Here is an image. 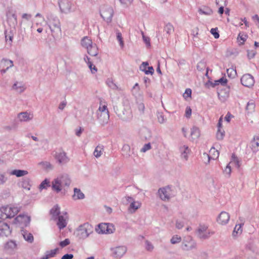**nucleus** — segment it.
<instances>
[{"label": "nucleus", "mask_w": 259, "mask_h": 259, "mask_svg": "<svg viewBox=\"0 0 259 259\" xmlns=\"http://www.w3.org/2000/svg\"><path fill=\"white\" fill-rule=\"evenodd\" d=\"M97 113L98 118L102 124L104 125L108 122L109 114L106 102L100 100L99 107Z\"/></svg>", "instance_id": "1"}, {"label": "nucleus", "mask_w": 259, "mask_h": 259, "mask_svg": "<svg viewBox=\"0 0 259 259\" xmlns=\"http://www.w3.org/2000/svg\"><path fill=\"white\" fill-rule=\"evenodd\" d=\"M20 211V208L15 205H7L0 208V218H12Z\"/></svg>", "instance_id": "2"}, {"label": "nucleus", "mask_w": 259, "mask_h": 259, "mask_svg": "<svg viewBox=\"0 0 259 259\" xmlns=\"http://www.w3.org/2000/svg\"><path fill=\"white\" fill-rule=\"evenodd\" d=\"M93 232V226L88 223H86L79 226L77 229V235L80 238H85Z\"/></svg>", "instance_id": "3"}, {"label": "nucleus", "mask_w": 259, "mask_h": 259, "mask_svg": "<svg viewBox=\"0 0 259 259\" xmlns=\"http://www.w3.org/2000/svg\"><path fill=\"white\" fill-rule=\"evenodd\" d=\"M99 234H111L115 231L114 226L109 223H101L95 229Z\"/></svg>", "instance_id": "4"}, {"label": "nucleus", "mask_w": 259, "mask_h": 259, "mask_svg": "<svg viewBox=\"0 0 259 259\" xmlns=\"http://www.w3.org/2000/svg\"><path fill=\"white\" fill-rule=\"evenodd\" d=\"M113 13V9L107 6L103 7L100 12L101 17L108 23L111 22Z\"/></svg>", "instance_id": "5"}, {"label": "nucleus", "mask_w": 259, "mask_h": 259, "mask_svg": "<svg viewBox=\"0 0 259 259\" xmlns=\"http://www.w3.org/2000/svg\"><path fill=\"white\" fill-rule=\"evenodd\" d=\"M241 81L243 85L250 88L253 85L254 80L253 77L249 74H246L242 76Z\"/></svg>", "instance_id": "6"}, {"label": "nucleus", "mask_w": 259, "mask_h": 259, "mask_svg": "<svg viewBox=\"0 0 259 259\" xmlns=\"http://www.w3.org/2000/svg\"><path fill=\"white\" fill-rule=\"evenodd\" d=\"M197 233L199 237L203 239L208 237L210 234H212L205 225H200L197 230Z\"/></svg>", "instance_id": "7"}, {"label": "nucleus", "mask_w": 259, "mask_h": 259, "mask_svg": "<svg viewBox=\"0 0 259 259\" xmlns=\"http://www.w3.org/2000/svg\"><path fill=\"white\" fill-rule=\"evenodd\" d=\"M13 62L10 60L3 59L0 62V71L2 73H5L9 69L13 66Z\"/></svg>", "instance_id": "8"}, {"label": "nucleus", "mask_w": 259, "mask_h": 259, "mask_svg": "<svg viewBox=\"0 0 259 259\" xmlns=\"http://www.w3.org/2000/svg\"><path fill=\"white\" fill-rule=\"evenodd\" d=\"M68 218V217L66 212H63L62 214L59 215L57 224L60 230L64 228L67 226Z\"/></svg>", "instance_id": "9"}, {"label": "nucleus", "mask_w": 259, "mask_h": 259, "mask_svg": "<svg viewBox=\"0 0 259 259\" xmlns=\"http://www.w3.org/2000/svg\"><path fill=\"white\" fill-rule=\"evenodd\" d=\"M126 199L128 202L130 203L128 210L131 212H134L141 206V202L134 200L133 198L132 197H126Z\"/></svg>", "instance_id": "10"}, {"label": "nucleus", "mask_w": 259, "mask_h": 259, "mask_svg": "<svg viewBox=\"0 0 259 259\" xmlns=\"http://www.w3.org/2000/svg\"><path fill=\"white\" fill-rule=\"evenodd\" d=\"M158 193L160 198L163 200H168L171 194V189L169 187L160 188L158 190Z\"/></svg>", "instance_id": "11"}, {"label": "nucleus", "mask_w": 259, "mask_h": 259, "mask_svg": "<svg viewBox=\"0 0 259 259\" xmlns=\"http://www.w3.org/2000/svg\"><path fill=\"white\" fill-rule=\"evenodd\" d=\"M11 233L9 226L4 221H0V236H7Z\"/></svg>", "instance_id": "12"}, {"label": "nucleus", "mask_w": 259, "mask_h": 259, "mask_svg": "<svg viewBox=\"0 0 259 259\" xmlns=\"http://www.w3.org/2000/svg\"><path fill=\"white\" fill-rule=\"evenodd\" d=\"M230 218L229 213L226 211H222L218 216L217 222L220 225H226L229 222Z\"/></svg>", "instance_id": "13"}, {"label": "nucleus", "mask_w": 259, "mask_h": 259, "mask_svg": "<svg viewBox=\"0 0 259 259\" xmlns=\"http://www.w3.org/2000/svg\"><path fill=\"white\" fill-rule=\"evenodd\" d=\"M59 7L62 12L66 13L70 11L71 3L68 0H61Z\"/></svg>", "instance_id": "14"}, {"label": "nucleus", "mask_w": 259, "mask_h": 259, "mask_svg": "<svg viewBox=\"0 0 259 259\" xmlns=\"http://www.w3.org/2000/svg\"><path fill=\"white\" fill-rule=\"evenodd\" d=\"M55 157L59 163H65L69 161V158L67 156L66 153L64 151H60L56 152Z\"/></svg>", "instance_id": "15"}, {"label": "nucleus", "mask_w": 259, "mask_h": 259, "mask_svg": "<svg viewBox=\"0 0 259 259\" xmlns=\"http://www.w3.org/2000/svg\"><path fill=\"white\" fill-rule=\"evenodd\" d=\"M233 24L236 27H240L242 28L243 27L242 26L243 25V23L245 25V28H247L249 27V23L247 21L246 18H235L233 21Z\"/></svg>", "instance_id": "16"}, {"label": "nucleus", "mask_w": 259, "mask_h": 259, "mask_svg": "<svg viewBox=\"0 0 259 259\" xmlns=\"http://www.w3.org/2000/svg\"><path fill=\"white\" fill-rule=\"evenodd\" d=\"M223 116H221L218 123V131L216 136L218 140H222L225 136V131L222 128Z\"/></svg>", "instance_id": "17"}, {"label": "nucleus", "mask_w": 259, "mask_h": 259, "mask_svg": "<svg viewBox=\"0 0 259 259\" xmlns=\"http://www.w3.org/2000/svg\"><path fill=\"white\" fill-rule=\"evenodd\" d=\"M255 103L253 100H249L245 107V112L248 115L253 114L255 111Z\"/></svg>", "instance_id": "18"}, {"label": "nucleus", "mask_w": 259, "mask_h": 259, "mask_svg": "<svg viewBox=\"0 0 259 259\" xmlns=\"http://www.w3.org/2000/svg\"><path fill=\"white\" fill-rule=\"evenodd\" d=\"M62 182H61V179H60V177H58L55 179L52 182L53 189L57 192H60L62 190V188L64 187Z\"/></svg>", "instance_id": "19"}, {"label": "nucleus", "mask_w": 259, "mask_h": 259, "mask_svg": "<svg viewBox=\"0 0 259 259\" xmlns=\"http://www.w3.org/2000/svg\"><path fill=\"white\" fill-rule=\"evenodd\" d=\"M251 148L254 152L259 151V136H254L250 142Z\"/></svg>", "instance_id": "20"}, {"label": "nucleus", "mask_w": 259, "mask_h": 259, "mask_svg": "<svg viewBox=\"0 0 259 259\" xmlns=\"http://www.w3.org/2000/svg\"><path fill=\"white\" fill-rule=\"evenodd\" d=\"M200 135V132L199 128L193 126L191 128L190 137L192 140L197 139Z\"/></svg>", "instance_id": "21"}, {"label": "nucleus", "mask_w": 259, "mask_h": 259, "mask_svg": "<svg viewBox=\"0 0 259 259\" xmlns=\"http://www.w3.org/2000/svg\"><path fill=\"white\" fill-rule=\"evenodd\" d=\"M33 117V115L28 113L27 112H22L18 115V118L21 121H27L31 119Z\"/></svg>", "instance_id": "22"}, {"label": "nucleus", "mask_w": 259, "mask_h": 259, "mask_svg": "<svg viewBox=\"0 0 259 259\" xmlns=\"http://www.w3.org/2000/svg\"><path fill=\"white\" fill-rule=\"evenodd\" d=\"M58 251V248H55L49 251H46L45 254L42 256L40 259H49L51 257H54Z\"/></svg>", "instance_id": "23"}, {"label": "nucleus", "mask_w": 259, "mask_h": 259, "mask_svg": "<svg viewBox=\"0 0 259 259\" xmlns=\"http://www.w3.org/2000/svg\"><path fill=\"white\" fill-rule=\"evenodd\" d=\"M126 251L125 248L123 246L117 247L114 249V255L117 257H120L122 256Z\"/></svg>", "instance_id": "24"}, {"label": "nucleus", "mask_w": 259, "mask_h": 259, "mask_svg": "<svg viewBox=\"0 0 259 259\" xmlns=\"http://www.w3.org/2000/svg\"><path fill=\"white\" fill-rule=\"evenodd\" d=\"M87 51L89 54L92 56H96L98 54V48L95 44L88 47Z\"/></svg>", "instance_id": "25"}, {"label": "nucleus", "mask_w": 259, "mask_h": 259, "mask_svg": "<svg viewBox=\"0 0 259 259\" xmlns=\"http://www.w3.org/2000/svg\"><path fill=\"white\" fill-rule=\"evenodd\" d=\"M50 213L52 217L56 219L60 214V208L58 205L54 206L50 210Z\"/></svg>", "instance_id": "26"}, {"label": "nucleus", "mask_w": 259, "mask_h": 259, "mask_svg": "<svg viewBox=\"0 0 259 259\" xmlns=\"http://www.w3.org/2000/svg\"><path fill=\"white\" fill-rule=\"evenodd\" d=\"M84 197V194L80 191V189L77 188L74 189V195L73 198L74 200L83 199Z\"/></svg>", "instance_id": "27"}, {"label": "nucleus", "mask_w": 259, "mask_h": 259, "mask_svg": "<svg viewBox=\"0 0 259 259\" xmlns=\"http://www.w3.org/2000/svg\"><path fill=\"white\" fill-rule=\"evenodd\" d=\"M28 171L25 170L15 169L10 172L11 175H14L17 177H20L28 174Z\"/></svg>", "instance_id": "28"}, {"label": "nucleus", "mask_w": 259, "mask_h": 259, "mask_svg": "<svg viewBox=\"0 0 259 259\" xmlns=\"http://www.w3.org/2000/svg\"><path fill=\"white\" fill-rule=\"evenodd\" d=\"M12 88L13 90L19 93L23 92L25 89L24 84L20 82H16L15 83Z\"/></svg>", "instance_id": "29"}, {"label": "nucleus", "mask_w": 259, "mask_h": 259, "mask_svg": "<svg viewBox=\"0 0 259 259\" xmlns=\"http://www.w3.org/2000/svg\"><path fill=\"white\" fill-rule=\"evenodd\" d=\"M229 164L231 165V166H235L237 168H239L240 166V161L234 154L232 155V159L231 161L229 162Z\"/></svg>", "instance_id": "30"}, {"label": "nucleus", "mask_w": 259, "mask_h": 259, "mask_svg": "<svg viewBox=\"0 0 259 259\" xmlns=\"http://www.w3.org/2000/svg\"><path fill=\"white\" fill-rule=\"evenodd\" d=\"M104 152V147L102 145L97 146L94 152V155L96 158L100 157Z\"/></svg>", "instance_id": "31"}, {"label": "nucleus", "mask_w": 259, "mask_h": 259, "mask_svg": "<svg viewBox=\"0 0 259 259\" xmlns=\"http://www.w3.org/2000/svg\"><path fill=\"white\" fill-rule=\"evenodd\" d=\"M219 156V151L216 150L214 148L212 147L209 152L208 158L209 159L211 158L215 159L218 158Z\"/></svg>", "instance_id": "32"}, {"label": "nucleus", "mask_w": 259, "mask_h": 259, "mask_svg": "<svg viewBox=\"0 0 259 259\" xmlns=\"http://www.w3.org/2000/svg\"><path fill=\"white\" fill-rule=\"evenodd\" d=\"M93 45L92 41L88 37H83L81 40V45L87 49Z\"/></svg>", "instance_id": "33"}, {"label": "nucleus", "mask_w": 259, "mask_h": 259, "mask_svg": "<svg viewBox=\"0 0 259 259\" xmlns=\"http://www.w3.org/2000/svg\"><path fill=\"white\" fill-rule=\"evenodd\" d=\"M247 38V34L244 33H239L237 37V41L240 45H243L246 40Z\"/></svg>", "instance_id": "34"}, {"label": "nucleus", "mask_w": 259, "mask_h": 259, "mask_svg": "<svg viewBox=\"0 0 259 259\" xmlns=\"http://www.w3.org/2000/svg\"><path fill=\"white\" fill-rule=\"evenodd\" d=\"M85 61L88 63L89 67L91 70L92 72L95 73L97 72V69L95 66H94L92 63L90 61V58L88 57H86V58H84Z\"/></svg>", "instance_id": "35"}, {"label": "nucleus", "mask_w": 259, "mask_h": 259, "mask_svg": "<svg viewBox=\"0 0 259 259\" xmlns=\"http://www.w3.org/2000/svg\"><path fill=\"white\" fill-rule=\"evenodd\" d=\"M60 178L61 179V182H62V183L64 187L69 186L71 181L67 176H62Z\"/></svg>", "instance_id": "36"}, {"label": "nucleus", "mask_w": 259, "mask_h": 259, "mask_svg": "<svg viewBox=\"0 0 259 259\" xmlns=\"http://www.w3.org/2000/svg\"><path fill=\"white\" fill-rule=\"evenodd\" d=\"M227 73L229 77L234 78L237 75L236 71L233 68H230L227 69Z\"/></svg>", "instance_id": "37"}, {"label": "nucleus", "mask_w": 259, "mask_h": 259, "mask_svg": "<svg viewBox=\"0 0 259 259\" xmlns=\"http://www.w3.org/2000/svg\"><path fill=\"white\" fill-rule=\"evenodd\" d=\"M165 31L168 34H171L174 31V28L172 24H167L164 27Z\"/></svg>", "instance_id": "38"}, {"label": "nucleus", "mask_w": 259, "mask_h": 259, "mask_svg": "<svg viewBox=\"0 0 259 259\" xmlns=\"http://www.w3.org/2000/svg\"><path fill=\"white\" fill-rule=\"evenodd\" d=\"M189 149L188 147L184 146L182 148V156L186 159H187V154L189 153Z\"/></svg>", "instance_id": "39"}, {"label": "nucleus", "mask_w": 259, "mask_h": 259, "mask_svg": "<svg viewBox=\"0 0 259 259\" xmlns=\"http://www.w3.org/2000/svg\"><path fill=\"white\" fill-rule=\"evenodd\" d=\"M242 225H236L234 229L233 235H235V233H236V234H241L242 233Z\"/></svg>", "instance_id": "40"}, {"label": "nucleus", "mask_w": 259, "mask_h": 259, "mask_svg": "<svg viewBox=\"0 0 259 259\" xmlns=\"http://www.w3.org/2000/svg\"><path fill=\"white\" fill-rule=\"evenodd\" d=\"M5 38L7 41H9L11 44L13 41V35L11 32L5 33Z\"/></svg>", "instance_id": "41"}, {"label": "nucleus", "mask_w": 259, "mask_h": 259, "mask_svg": "<svg viewBox=\"0 0 259 259\" xmlns=\"http://www.w3.org/2000/svg\"><path fill=\"white\" fill-rule=\"evenodd\" d=\"M181 241V237L177 235H174L172 236L171 239H170V242L172 244H176L180 242Z\"/></svg>", "instance_id": "42"}, {"label": "nucleus", "mask_w": 259, "mask_h": 259, "mask_svg": "<svg viewBox=\"0 0 259 259\" xmlns=\"http://www.w3.org/2000/svg\"><path fill=\"white\" fill-rule=\"evenodd\" d=\"M49 183L50 182L49 181H48L46 179L45 180L41 182V183L39 185V189L42 190L44 189L47 188L48 187L50 186Z\"/></svg>", "instance_id": "43"}, {"label": "nucleus", "mask_w": 259, "mask_h": 259, "mask_svg": "<svg viewBox=\"0 0 259 259\" xmlns=\"http://www.w3.org/2000/svg\"><path fill=\"white\" fill-rule=\"evenodd\" d=\"M24 239L30 242H32L33 240V236L30 233H26L23 235Z\"/></svg>", "instance_id": "44"}, {"label": "nucleus", "mask_w": 259, "mask_h": 259, "mask_svg": "<svg viewBox=\"0 0 259 259\" xmlns=\"http://www.w3.org/2000/svg\"><path fill=\"white\" fill-rule=\"evenodd\" d=\"M117 39L119 42L121 47L123 48L124 47V42L122 37L121 33L120 32H117Z\"/></svg>", "instance_id": "45"}, {"label": "nucleus", "mask_w": 259, "mask_h": 259, "mask_svg": "<svg viewBox=\"0 0 259 259\" xmlns=\"http://www.w3.org/2000/svg\"><path fill=\"white\" fill-rule=\"evenodd\" d=\"M22 186L25 190H30V185L27 180H24L22 182Z\"/></svg>", "instance_id": "46"}, {"label": "nucleus", "mask_w": 259, "mask_h": 259, "mask_svg": "<svg viewBox=\"0 0 259 259\" xmlns=\"http://www.w3.org/2000/svg\"><path fill=\"white\" fill-rule=\"evenodd\" d=\"M192 114V109L189 106H187L185 110V116L186 118H190Z\"/></svg>", "instance_id": "47"}, {"label": "nucleus", "mask_w": 259, "mask_h": 259, "mask_svg": "<svg viewBox=\"0 0 259 259\" xmlns=\"http://www.w3.org/2000/svg\"><path fill=\"white\" fill-rule=\"evenodd\" d=\"M210 32L213 35L215 38H218L219 37L220 35L218 32V28H212L210 30Z\"/></svg>", "instance_id": "48"}, {"label": "nucleus", "mask_w": 259, "mask_h": 259, "mask_svg": "<svg viewBox=\"0 0 259 259\" xmlns=\"http://www.w3.org/2000/svg\"><path fill=\"white\" fill-rule=\"evenodd\" d=\"M70 240L69 239H65L64 240L61 241L59 243V245L62 247H65L70 244Z\"/></svg>", "instance_id": "49"}, {"label": "nucleus", "mask_w": 259, "mask_h": 259, "mask_svg": "<svg viewBox=\"0 0 259 259\" xmlns=\"http://www.w3.org/2000/svg\"><path fill=\"white\" fill-rule=\"evenodd\" d=\"M191 90L190 89H187L183 94L184 98L186 99L188 98H190L191 96Z\"/></svg>", "instance_id": "50"}, {"label": "nucleus", "mask_w": 259, "mask_h": 259, "mask_svg": "<svg viewBox=\"0 0 259 259\" xmlns=\"http://www.w3.org/2000/svg\"><path fill=\"white\" fill-rule=\"evenodd\" d=\"M227 82V79L226 78L222 77L221 78L215 81V84H219L220 83L225 85Z\"/></svg>", "instance_id": "51"}, {"label": "nucleus", "mask_w": 259, "mask_h": 259, "mask_svg": "<svg viewBox=\"0 0 259 259\" xmlns=\"http://www.w3.org/2000/svg\"><path fill=\"white\" fill-rule=\"evenodd\" d=\"M26 218V216L25 215L20 214L16 218L15 220L19 223H22L23 222V220H25Z\"/></svg>", "instance_id": "52"}, {"label": "nucleus", "mask_w": 259, "mask_h": 259, "mask_svg": "<svg viewBox=\"0 0 259 259\" xmlns=\"http://www.w3.org/2000/svg\"><path fill=\"white\" fill-rule=\"evenodd\" d=\"M231 165L229 163L227 165L226 168H225L224 172L225 174L230 175L231 172Z\"/></svg>", "instance_id": "53"}, {"label": "nucleus", "mask_w": 259, "mask_h": 259, "mask_svg": "<svg viewBox=\"0 0 259 259\" xmlns=\"http://www.w3.org/2000/svg\"><path fill=\"white\" fill-rule=\"evenodd\" d=\"M216 4L219 7H225L226 6V0H215Z\"/></svg>", "instance_id": "54"}, {"label": "nucleus", "mask_w": 259, "mask_h": 259, "mask_svg": "<svg viewBox=\"0 0 259 259\" xmlns=\"http://www.w3.org/2000/svg\"><path fill=\"white\" fill-rule=\"evenodd\" d=\"M148 63L146 62H143V63L140 66V70L145 72V73H146V71H147V68L148 67Z\"/></svg>", "instance_id": "55"}, {"label": "nucleus", "mask_w": 259, "mask_h": 259, "mask_svg": "<svg viewBox=\"0 0 259 259\" xmlns=\"http://www.w3.org/2000/svg\"><path fill=\"white\" fill-rule=\"evenodd\" d=\"M151 148V147L150 143L146 144L141 149V151L142 152H145L147 150H150Z\"/></svg>", "instance_id": "56"}, {"label": "nucleus", "mask_w": 259, "mask_h": 259, "mask_svg": "<svg viewBox=\"0 0 259 259\" xmlns=\"http://www.w3.org/2000/svg\"><path fill=\"white\" fill-rule=\"evenodd\" d=\"M120 2L122 4L126 6H128L131 5L133 2V0H119Z\"/></svg>", "instance_id": "57"}, {"label": "nucleus", "mask_w": 259, "mask_h": 259, "mask_svg": "<svg viewBox=\"0 0 259 259\" xmlns=\"http://www.w3.org/2000/svg\"><path fill=\"white\" fill-rule=\"evenodd\" d=\"M143 38L145 42V43L146 44V45L148 47H149L150 46V39L149 37L145 36V35H143Z\"/></svg>", "instance_id": "58"}, {"label": "nucleus", "mask_w": 259, "mask_h": 259, "mask_svg": "<svg viewBox=\"0 0 259 259\" xmlns=\"http://www.w3.org/2000/svg\"><path fill=\"white\" fill-rule=\"evenodd\" d=\"M233 117V116L231 115V114L230 112H228L227 115H226L225 117V120L228 122H229L231 119Z\"/></svg>", "instance_id": "59"}, {"label": "nucleus", "mask_w": 259, "mask_h": 259, "mask_svg": "<svg viewBox=\"0 0 259 259\" xmlns=\"http://www.w3.org/2000/svg\"><path fill=\"white\" fill-rule=\"evenodd\" d=\"M40 164L42 165L43 166L47 167V168H51L52 167L51 163L48 162H42L40 163Z\"/></svg>", "instance_id": "60"}, {"label": "nucleus", "mask_w": 259, "mask_h": 259, "mask_svg": "<svg viewBox=\"0 0 259 259\" xmlns=\"http://www.w3.org/2000/svg\"><path fill=\"white\" fill-rule=\"evenodd\" d=\"M184 226V222H181L180 221H177V222H176V227L179 229H180L181 228H183Z\"/></svg>", "instance_id": "61"}, {"label": "nucleus", "mask_w": 259, "mask_h": 259, "mask_svg": "<svg viewBox=\"0 0 259 259\" xmlns=\"http://www.w3.org/2000/svg\"><path fill=\"white\" fill-rule=\"evenodd\" d=\"M154 73V69L152 67H148L147 71H146V74H153Z\"/></svg>", "instance_id": "62"}, {"label": "nucleus", "mask_w": 259, "mask_h": 259, "mask_svg": "<svg viewBox=\"0 0 259 259\" xmlns=\"http://www.w3.org/2000/svg\"><path fill=\"white\" fill-rule=\"evenodd\" d=\"M73 257L72 254H66L62 257L61 259H72Z\"/></svg>", "instance_id": "63"}, {"label": "nucleus", "mask_w": 259, "mask_h": 259, "mask_svg": "<svg viewBox=\"0 0 259 259\" xmlns=\"http://www.w3.org/2000/svg\"><path fill=\"white\" fill-rule=\"evenodd\" d=\"M31 15L30 14H26V13L23 14L22 16V18L23 19H25L26 20H29L31 18Z\"/></svg>", "instance_id": "64"}]
</instances>
